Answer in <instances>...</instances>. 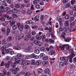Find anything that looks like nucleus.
<instances>
[{
	"label": "nucleus",
	"instance_id": "60",
	"mask_svg": "<svg viewBox=\"0 0 76 76\" xmlns=\"http://www.w3.org/2000/svg\"><path fill=\"white\" fill-rule=\"evenodd\" d=\"M16 64H11V67L12 68H15L16 67Z\"/></svg>",
	"mask_w": 76,
	"mask_h": 76
},
{
	"label": "nucleus",
	"instance_id": "33",
	"mask_svg": "<svg viewBox=\"0 0 76 76\" xmlns=\"http://www.w3.org/2000/svg\"><path fill=\"white\" fill-rule=\"evenodd\" d=\"M2 45H7V43L6 42L5 40H3L2 41Z\"/></svg>",
	"mask_w": 76,
	"mask_h": 76
},
{
	"label": "nucleus",
	"instance_id": "30",
	"mask_svg": "<svg viewBox=\"0 0 76 76\" xmlns=\"http://www.w3.org/2000/svg\"><path fill=\"white\" fill-rule=\"evenodd\" d=\"M12 50V49H11L8 48L7 49V50H6V53H10V52Z\"/></svg>",
	"mask_w": 76,
	"mask_h": 76
},
{
	"label": "nucleus",
	"instance_id": "4",
	"mask_svg": "<svg viewBox=\"0 0 76 76\" xmlns=\"http://www.w3.org/2000/svg\"><path fill=\"white\" fill-rule=\"evenodd\" d=\"M24 37V34H21L19 36H18L16 37V39L17 40H19Z\"/></svg>",
	"mask_w": 76,
	"mask_h": 76
},
{
	"label": "nucleus",
	"instance_id": "12",
	"mask_svg": "<svg viewBox=\"0 0 76 76\" xmlns=\"http://www.w3.org/2000/svg\"><path fill=\"white\" fill-rule=\"evenodd\" d=\"M58 21L59 22V25H60V26L61 27H62L63 26V25H62V19L61 18H59Z\"/></svg>",
	"mask_w": 76,
	"mask_h": 76
},
{
	"label": "nucleus",
	"instance_id": "44",
	"mask_svg": "<svg viewBox=\"0 0 76 76\" xmlns=\"http://www.w3.org/2000/svg\"><path fill=\"white\" fill-rule=\"evenodd\" d=\"M40 51L39 50H36L34 51V53H36V54H39Z\"/></svg>",
	"mask_w": 76,
	"mask_h": 76
},
{
	"label": "nucleus",
	"instance_id": "50",
	"mask_svg": "<svg viewBox=\"0 0 76 76\" xmlns=\"http://www.w3.org/2000/svg\"><path fill=\"white\" fill-rule=\"evenodd\" d=\"M44 15H41L40 18L41 20H44Z\"/></svg>",
	"mask_w": 76,
	"mask_h": 76
},
{
	"label": "nucleus",
	"instance_id": "27",
	"mask_svg": "<svg viewBox=\"0 0 76 76\" xmlns=\"http://www.w3.org/2000/svg\"><path fill=\"white\" fill-rule=\"evenodd\" d=\"M71 5L70 3H67L65 5L66 8H69V7H70Z\"/></svg>",
	"mask_w": 76,
	"mask_h": 76
},
{
	"label": "nucleus",
	"instance_id": "24",
	"mask_svg": "<svg viewBox=\"0 0 76 76\" xmlns=\"http://www.w3.org/2000/svg\"><path fill=\"white\" fill-rule=\"evenodd\" d=\"M12 11L16 13L18 12V10L17 8H14L12 9Z\"/></svg>",
	"mask_w": 76,
	"mask_h": 76
},
{
	"label": "nucleus",
	"instance_id": "63",
	"mask_svg": "<svg viewBox=\"0 0 76 76\" xmlns=\"http://www.w3.org/2000/svg\"><path fill=\"white\" fill-rule=\"evenodd\" d=\"M25 7H29V6H30V3H28L27 4H26L25 5Z\"/></svg>",
	"mask_w": 76,
	"mask_h": 76
},
{
	"label": "nucleus",
	"instance_id": "7",
	"mask_svg": "<svg viewBox=\"0 0 76 76\" xmlns=\"http://www.w3.org/2000/svg\"><path fill=\"white\" fill-rule=\"evenodd\" d=\"M55 53H56V52H55V51L53 50H51L49 52L48 54L50 55V56H53V55L55 54Z\"/></svg>",
	"mask_w": 76,
	"mask_h": 76
},
{
	"label": "nucleus",
	"instance_id": "25",
	"mask_svg": "<svg viewBox=\"0 0 76 76\" xmlns=\"http://www.w3.org/2000/svg\"><path fill=\"white\" fill-rule=\"evenodd\" d=\"M17 56L18 58H19L20 59H21V58H22V56L20 54H18L17 55Z\"/></svg>",
	"mask_w": 76,
	"mask_h": 76
},
{
	"label": "nucleus",
	"instance_id": "20",
	"mask_svg": "<svg viewBox=\"0 0 76 76\" xmlns=\"http://www.w3.org/2000/svg\"><path fill=\"white\" fill-rule=\"evenodd\" d=\"M33 23V22L31 20H27L26 22V24H29V25L32 24Z\"/></svg>",
	"mask_w": 76,
	"mask_h": 76
},
{
	"label": "nucleus",
	"instance_id": "2",
	"mask_svg": "<svg viewBox=\"0 0 76 76\" xmlns=\"http://www.w3.org/2000/svg\"><path fill=\"white\" fill-rule=\"evenodd\" d=\"M60 48L62 50H64V48H66L67 50H69L70 49V47H69V45H64L62 46H59Z\"/></svg>",
	"mask_w": 76,
	"mask_h": 76
},
{
	"label": "nucleus",
	"instance_id": "49",
	"mask_svg": "<svg viewBox=\"0 0 76 76\" xmlns=\"http://www.w3.org/2000/svg\"><path fill=\"white\" fill-rule=\"evenodd\" d=\"M76 1L75 0H72L71 1V3L72 5H73L75 3Z\"/></svg>",
	"mask_w": 76,
	"mask_h": 76
},
{
	"label": "nucleus",
	"instance_id": "55",
	"mask_svg": "<svg viewBox=\"0 0 76 76\" xmlns=\"http://www.w3.org/2000/svg\"><path fill=\"white\" fill-rule=\"evenodd\" d=\"M24 39L25 41H28L29 40V39L28 37H26L24 38Z\"/></svg>",
	"mask_w": 76,
	"mask_h": 76
},
{
	"label": "nucleus",
	"instance_id": "41",
	"mask_svg": "<svg viewBox=\"0 0 76 76\" xmlns=\"http://www.w3.org/2000/svg\"><path fill=\"white\" fill-rule=\"evenodd\" d=\"M2 72L4 75H6L7 73V71H6V69H4L2 71Z\"/></svg>",
	"mask_w": 76,
	"mask_h": 76
},
{
	"label": "nucleus",
	"instance_id": "38",
	"mask_svg": "<svg viewBox=\"0 0 76 76\" xmlns=\"http://www.w3.org/2000/svg\"><path fill=\"white\" fill-rule=\"evenodd\" d=\"M32 37V35H31V34L30 33H28L27 35V37L29 39L31 37Z\"/></svg>",
	"mask_w": 76,
	"mask_h": 76
},
{
	"label": "nucleus",
	"instance_id": "57",
	"mask_svg": "<svg viewBox=\"0 0 76 76\" xmlns=\"http://www.w3.org/2000/svg\"><path fill=\"white\" fill-rule=\"evenodd\" d=\"M68 30L69 31V32H73L75 30L73 29L70 28H68Z\"/></svg>",
	"mask_w": 76,
	"mask_h": 76
},
{
	"label": "nucleus",
	"instance_id": "11",
	"mask_svg": "<svg viewBox=\"0 0 76 76\" xmlns=\"http://www.w3.org/2000/svg\"><path fill=\"white\" fill-rule=\"evenodd\" d=\"M15 61L16 62H14V64H19V61H20V60L19 58L17 59L16 58L15 59Z\"/></svg>",
	"mask_w": 76,
	"mask_h": 76
},
{
	"label": "nucleus",
	"instance_id": "8",
	"mask_svg": "<svg viewBox=\"0 0 76 76\" xmlns=\"http://www.w3.org/2000/svg\"><path fill=\"white\" fill-rule=\"evenodd\" d=\"M10 71L11 72H12V73L14 74V75H16V74H17V72L16 71L15 69H14L12 68L10 69Z\"/></svg>",
	"mask_w": 76,
	"mask_h": 76
},
{
	"label": "nucleus",
	"instance_id": "54",
	"mask_svg": "<svg viewBox=\"0 0 76 76\" xmlns=\"http://www.w3.org/2000/svg\"><path fill=\"white\" fill-rule=\"evenodd\" d=\"M62 31L65 32H67V30L66 27H64L62 29Z\"/></svg>",
	"mask_w": 76,
	"mask_h": 76
},
{
	"label": "nucleus",
	"instance_id": "3",
	"mask_svg": "<svg viewBox=\"0 0 76 76\" xmlns=\"http://www.w3.org/2000/svg\"><path fill=\"white\" fill-rule=\"evenodd\" d=\"M17 25L18 26V29L20 31H22L23 29V28H24V26L23 25H20V24L17 23Z\"/></svg>",
	"mask_w": 76,
	"mask_h": 76
},
{
	"label": "nucleus",
	"instance_id": "51",
	"mask_svg": "<svg viewBox=\"0 0 76 76\" xmlns=\"http://www.w3.org/2000/svg\"><path fill=\"white\" fill-rule=\"evenodd\" d=\"M41 38L42 39H45L46 38V37L45 35H42L41 37Z\"/></svg>",
	"mask_w": 76,
	"mask_h": 76
},
{
	"label": "nucleus",
	"instance_id": "39",
	"mask_svg": "<svg viewBox=\"0 0 76 76\" xmlns=\"http://www.w3.org/2000/svg\"><path fill=\"white\" fill-rule=\"evenodd\" d=\"M66 33L63 32L62 33V35H61V37H62V38H65L66 37H65V36H66Z\"/></svg>",
	"mask_w": 76,
	"mask_h": 76
},
{
	"label": "nucleus",
	"instance_id": "26",
	"mask_svg": "<svg viewBox=\"0 0 76 76\" xmlns=\"http://www.w3.org/2000/svg\"><path fill=\"white\" fill-rule=\"evenodd\" d=\"M34 43L35 45H39V41L37 40H35L34 41Z\"/></svg>",
	"mask_w": 76,
	"mask_h": 76
},
{
	"label": "nucleus",
	"instance_id": "34",
	"mask_svg": "<svg viewBox=\"0 0 76 76\" xmlns=\"http://www.w3.org/2000/svg\"><path fill=\"white\" fill-rule=\"evenodd\" d=\"M40 50L41 51H45V48H44V47H42L40 48Z\"/></svg>",
	"mask_w": 76,
	"mask_h": 76
},
{
	"label": "nucleus",
	"instance_id": "52",
	"mask_svg": "<svg viewBox=\"0 0 76 76\" xmlns=\"http://www.w3.org/2000/svg\"><path fill=\"white\" fill-rule=\"evenodd\" d=\"M26 58V59H29V58H31V56H30V55H26L25 56Z\"/></svg>",
	"mask_w": 76,
	"mask_h": 76
},
{
	"label": "nucleus",
	"instance_id": "48",
	"mask_svg": "<svg viewBox=\"0 0 76 76\" xmlns=\"http://www.w3.org/2000/svg\"><path fill=\"white\" fill-rule=\"evenodd\" d=\"M2 31L3 34H6V28H4L2 29Z\"/></svg>",
	"mask_w": 76,
	"mask_h": 76
},
{
	"label": "nucleus",
	"instance_id": "22",
	"mask_svg": "<svg viewBox=\"0 0 76 76\" xmlns=\"http://www.w3.org/2000/svg\"><path fill=\"white\" fill-rule=\"evenodd\" d=\"M13 49L16 50H20V47H19L14 46L13 47Z\"/></svg>",
	"mask_w": 76,
	"mask_h": 76
},
{
	"label": "nucleus",
	"instance_id": "5",
	"mask_svg": "<svg viewBox=\"0 0 76 76\" xmlns=\"http://www.w3.org/2000/svg\"><path fill=\"white\" fill-rule=\"evenodd\" d=\"M30 57L31 58H34L35 59H38L39 58V56L37 55H36L34 53H32L30 55Z\"/></svg>",
	"mask_w": 76,
	"mask_h": 76
},
{
	"label": "nucleus",
	"instance_id": "47",
	"mask_svg": "<svg viewBox=\"0 0 76 76\" xmlns=\"http://www.w3.org/2000/svg\"><path fill=\"white\" fill-rule=\"evenodd\" d=\"M74 19L75 18H74V17H71L69 19V21H70V22H72L74 20Z\"/></svg>",
	"mask_w": 76,
	"mask_h": 76
},
{
	"label": "nucleus",
	"instance_id": "32",
	"mask_svg": "<svg viewBox=\"0 0 76 76\" xmlns=\"http://www.w3.org/2000/svg\"><path fill=\"white\" fill-rule=\"evenodd\" d=\"M48 63V62L47 61H43L42 64H43V65H44L45 66V65H47Z\"/></svg>",
	"mask_w": 76,
	"mask_h": 76
},
{
	"label": "nucleus",
	"instance_id": "58",
	"mask_svg": "<svg viewBox=\"0 0 76 76\" xmlns=\"http://www.w3.org/2000/svg\"><path fill=\"white\" fill-rule=\"evenodd\" d=\"M42 59L43 60H48V57L47 56H45V57L43 58Z\"/></svg>",
	"mask_w": 76,
	"mask_h": 76
},
{
	"label": "nucleus",
	"instance_id": "53",
	"mask_svg": "<svg viewBox=\"0 0 76 76\" xmlns=\"http://www.w3.org/2000/svg\"><path fill=\"white\" fill-rule=\"evenodd\" d=\"M10 10V8L8 7H6L5 9V12H7Z\"/></svg>",
	"mask_w": 76,
	"mask_h": 76
},
{
	"label": "nucleus",
	"instance_id": "18",
	"mask_svg": "<svg viewBox=\"0 0 76 76\" xmlns=\"http://www.w3.org/2000/svg\"><path fill=\"white\" fill-rule=\"evenodd\" d=\"M36 38L37 40H41V37L39 35H37L36 36Z\"/></svg>",
	"mask_w": 76,
	"mask_h": 76
},
{
	"label": "nucleus",
	"instance_id": "61",
	"mask_svg": "<svg viewBox=\"0 0 76 76\" xmlns=\"http://www.w3.org/2000/svg\"><path fill=\"white\" fill-rule=\"evenodd\" d=\"M35 7L37 9H39L40 8V5L38 4H37V5H36Z\"/></svg>",
	"mask_w": 76,
	"mask_h": 76
},
{
	"label": "nucleus",
	"instance_id": "13",
	"mask_svg": "<svg viewBox=\"0 0 76 76\" xmlns=\"http://www.w3.org/2000/svg\"><path fill=\"white\" fill-rule=\"evenodd\" d=\"M14 38L13 37H10L7 39V41L8 42H10V41H13Z\"/></svg>",
	"mask_w": 76,
	"mask_h": 76
},
{
	"label": "nucleus",
	"instance_id": "56",
	"mask_svg": "<svg viewBox=\"0 0 76 76\" xmlns=\"http://www.w3.org/2000/svg\"><path fill=\"white\" fill-rule=\"evenodd\" d=\"M32 29H37L38 28V26H34L32 27Z\"/></svg>",
	"mask_w": 76,
	"mask_h": 76
},
{
	"label": "nucleus",
	"instance_id": "23",
	"mask_svg": "<svg viewBox=\"0 0 76 76\" xmlns=\"http://www.w3.org/2000/svg\"><path fill=\"white\" fill-rule=\"evenodd\" d=\"M37 72L38 73L40 74V73H41L42 72V69H39L37 70Z\"/></svg>",
	"mask_w": 76,
	"mask_h": 76
},
{
	"label": "nucleus",
	"instance_id": "19",
	"mask_svg": "<svg viewBox=\"0 0 76 76\" xmlns=\"http://www.w3.org/2000/svg\"><path fill=\"white\" fill-rule=\"evenodd\" d=\"M64 41H65V42H69L71 40V39L70 37H68L66 38V39L64 38Z\"/></svg>",
	"mask_w": 76,
	"mask_h": 76
},
{
	"label": "nucleus",
	"instance_id": "64",
	"mask_svg": "<svg viewBox=\"0 0 76 76\" xmlns=\"http://www.w3.org/2000/svg\"><path fill=\"white\" fill-rule=\"evenodd\" d=\"M7 76H11V73L10 72H8L7 73Z\"/></svg>",
	"mask_w": 76,
	"mask_h": 76
},
{
	"label": "nucleus",
	"instance_id": "29",
	"mask_svg": "<svg viewBox=\"0 0 76 76\" xmlns=\"http://www.w3.org/2000/svg\"><path fill=\"white\" fill-rule=\"evenodd\" d=\"M70 18V15L69 14H66L65 16V19L67 20V19H69Z\"/></svg>",
	"mask_w": 76,
	"mask_h": 76
},
{
	"label": "nucleus",
	"instance_id": "59",
	"mask_svg": "<svg viewBox=\"0 0 76 76\" xmlns=\"http://www.w3.org/2000/svg\"><path fill=\"white\" fill-rule=\"evenodd\" d=\"M29 27V26L28 25H25V28L26 29H28Z\"/></svg>",
	"mask_w": 76,
	"mask_h": 76
},
{
	"label": "nucleus",
	"instance_id": "40",
	"mask_svg": "<svg viewBox=\"0 0 76 76\" xmlns=\"http://www.w3.org/2000/svg\"><path fill=\"white\" fill-rule=\"evenodd\" d=\"M33 3L34 4V5H35V6L38 4V2L36 0H34L33 1Z\"/></svg>",
	"mask_w": 76,
	"mask_h": 76
},
{
	"label": "nucleus",
	"instance_id": "42",
	"mask_svg": "<svg viewBox=\"0 0 76 76\" xmlns=\"http://www.w3.org/2000/svg\"><path fill=\"white\" fill-rule=\"evenodd\" d=\"M27 49H28V51H30V50L31 51V53H32V52H34V50H31V46L28 47Z\"/></svg>",
	"mask_w": 76,
	"mask_h": 76
},
{
	"label": "nucleus",
	"instance_id": "37",
	"mask_svg": "<svg viewBox=\"0 0 76 76\" xmlns=\"http://www.w3.org/2000/svg\"><path fill=\"white\" fill-rule=\"evenodd\" d=\"M7 35H9V33L10 32V29L8 28L7 30Z\"/></svg>",
	"mask_w": 76,
	"mask_h": 76
},
{
	"label": "nucleus",
	"instance_id": "46",
	"mask_svg": "<svg viewBox=\"0 0 76 76\" xmlns=\"http://www.w3.org/2000/svg\"><path fill=\"white\" fill-rule=\"evenodd\" d=\"M70 58H73L72 56V55H70L67 58H66V60L67 61H69V60H70Z\"/></svg>",
	"mask_w": 76,
	"mask_h": 76
},
{
	"label": "nucleus",
	"instance_id": "35",
	"mask_svg": "<svg viewBox=\"0 0 76 76\" xmlns=\"http://www.w3.org/2000/svg\"><path fill=\"white\" fill-rule=\"evenodd\" d=\"M41 63V61L40 60H38L36 62V65H39V64H40Z\"/></svg>",
	"mask_w": 76,
	"mask_h": 76
},
{
	"label": "nucleus",
	"instance_id": "62",
	"mask_svg": "<svg viewBox=\"0 0 76 76\" xmlns=\"http://www.w3.org/2000/svg\"><path fill=\"white\" fill-rule=\"evenodd\" d=\"M39 4L40 5H44V1H40Z\"/></svg>",
	"mask_w": 76,
	"mask_h": 76
},
{
	"label": "nucleus",
	"instance_id": "17",
	"mask_svg": "<svg viewBox=\"0 0 76 76\" xmlns=\"http://www.w3.org/2000/svg\"><path fill=\"white\" fill-rule=\"evenodd\" d=\"M34 20L35 21V22H38V21H39V18H37V15H36L34 17Z\"/></svg>",
	"mask_w": 76,
	"mask_h": 76
},
{
	"label": "nucleus",
	"instance_id": "1",
	"mask_svg": "<svg viewBox=\"0 0 76 76\" xmlns=\"http://www.w3.org/2000/svg\"><path fill=\"white\" fill-rule=\"evenodd\" d=\"M9 48L8 45H3L2 47V48H1V52L3 55L5 54L4 51L6 50V48Z\"/></svg>",
	"mask_w": 76,
	"mask_h": 76
},
{
	"label": "nucleus",
	"instance_id": "43",
	"mask_svg": "<svg viewBox=\"0 0 76 76\" xmlns=\"http://www.w3.org/2000/svg\"><path fill=\"white\" fill-rule=\"evenodd\" d=\"M15 8H19V7H20V5H19V4H15Z\"/></svg>",
	"mask_w": 76,
	"mask_h": 76
},
{
	"label": "nucleus",
	"instance_id": "45",
	"mask_svg": "<svg viewBox=\"0 0 76 76\" xmlns=\"http://www.w3.org/2000/svg\"><path fill=\"white\" fill-rule=\"evenodd\" d=\"M40 57L41 58H44L45 57V55L44 53H41L40 55Z\"/></svg>",
	"mask_w": 76,
	"mask_h": 76
},
{
	"label": "nucleus",
	"instance_id": "9",
	"mask_svg": "<svg viewBox=\"0 0 76 76\" xmlns=\"http://www.w3.org/2000/svg\"><path fill=\"white\" fill-rule=\"evenodd\" d=\"M10 25L11 26H13V25H15V22L13 21V20H11L10 21Z\"/></svg>",
	"mask_w": 76,
	"mask_h": 76
},
{
	"label": "nucleus",
	"instance_id": "6",
	"mask_svg": "<svg viewBox=\"0 0 76 76\" xmlns=\"http://www.w3.org/2000/svg\"><path fill=\"white\" fill-rule=\"evenodd\" d=\"M69 52L71 53V56L72 57V58L74 57L75 56V54L74 53V51L72 49H70L69 50Z\"/></svg>",
	"mask_w": 76,
	"mask_h": 76
},
{
	"label": "nucleus",
	"instance_id": "36",
	"mask_svg": "<svg viewBox=\"0 0 76 76\" xmlns=\"http://www.w3.org/2000/svg\"><path fill=\"white\" fill-rule=\"evenodd\" d=\"M31 64L32 65H35L36 63H35V60L32 59L31 60Z\"/></svg>",
	"mask_w": 76,
	"mask_h": 76
},
{
	"label": "nucleus",
	"instance_id": "16",
	"mask_svg": "<svg viewBox=\"0 0 76 76\" xmlns=\"http://www.w3.org/2000/svg\"><path fill=\"white\" fill-rule=\"evenodd\" d=\"M64 25L65 26H68L69 25V21L68 20H67L65 21Z\"/></svg>",
	"mask_w": 76,
	"mask_h": 76
},
{
	"label": "nucleus",
	"instance_id": "31",
	"mask_svg": "<svg viewBox=\"0 0 76 76\" xmlns=\"http://www.w3.org/2000/svg\"><path fill=\"white\" fill-rule=\"evenodd\" d=\"M25 64L26 65H30V64H31V62L29 61H26L25 62Z\"/></svg>",
	"mask_w": 76,
	"mask_h": 76
},
{
	"label": "nucleus",
	"instance_id": "15",
	"mask_svg": "<svg viewBox=\"0 0 76 76\" xmlns=\"http://www.w3.org/2000/svg\"><path fill=\"white\" fill-rule=\"evenodd\" d=\"M45 73L49 75V73H50V69L48 68L45 69Z\"/></svg>",
	"mask_w": 76,
	"mask_h": 76
},
{
	"label": "nucleus",
	"instance_id": "10",
	"mask_svg": "<svg viewBox=\"0 0 76 76\" xmlns=\"http://www.w3.org/2000/svg\"><path fill=\"white\" fill-rule=\"evenodd\" d=\"M75 69V65L74 64H72L71 65V67L70 68L69 70V71H72V70H73Z\"/></svg>",
	"mask_w": 76,
	"mask_h": 76
},
{
	"label": "nucleus",
	"instance_id": "14",
	"mask_svg": "<svg viewBox=\"0 0 76 76\" xmlns=\"http://www.w3.org/2000/svg\"><path fill=\"white\" fill-rule=\"evenodd\" d=\"M10 63H11V62L9 61L7 63L5 64V66L6 68H9V67L10 66Z\"/></svg>",
	"mask_w": 76,
	"mask_h": 76
},
{
	"label": "nucleus",
	"instance_id": "28",
	"mask_svg": "<svg viewBox=\"0 0 76 76\" xmlns=\"http://www.w3.org/2000/svg\"><path fill=\"white\" fill-rule=\"evenodd\" d=\"M12 29L15 31L17 29V26L16 25H14L12 26Z\"/></svg>",
	"mask_w": 76,
	"mask_h": 76
},
{
	"label": "nucleus",
	"instance_id": "21",
	"mask_svg": "<svg viewBox=\"0 0 76 76\" xmlns=\"http://www.w3.org/2000/svg\"><path fill=\"white\" fill-rule=\"evenodd\" d=\"M8 23H9V21H6L5 22H3L2 23V25L3 26H6L7 25Z\"/></svg>",
	"mask_w": 76,
	"mask_h": 76
}]
</instances>
